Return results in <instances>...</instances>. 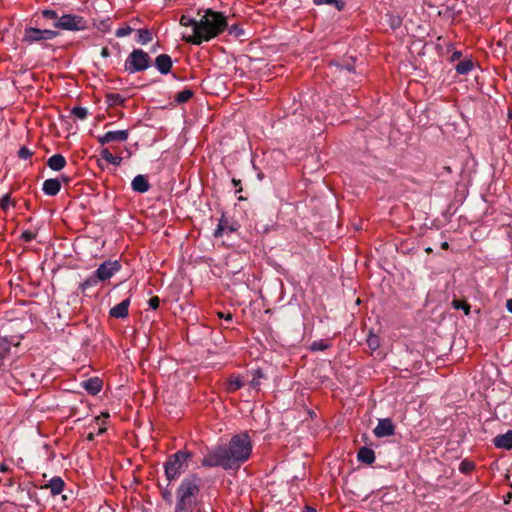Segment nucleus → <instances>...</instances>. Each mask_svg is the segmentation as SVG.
Masks as SVG:
<instances>
[{
  "mask_svg": "<svg viewBox=\"0 0 512 512\" xmlns=\"http://www.w3.org/2000/svg\"><path fill=\"white\" fill-rule=\"evenodd\" d=\"M252 453V443L247 433L233 436L227 446L214 447L204 455V467H222L225 470L238 469Z\"/></svg>",
  "mask_w": 512,
  "mask_h": 512,
  "instance_id": "1",
  "label": "nucleus"
},
{
  "mask_svg": "<svg viewBox=\"0 0 512 512\" xmlns=\"http://www.w3.org/2000/svg\"><path fill=\"white\" fill-rule=\"evenodd\" d=\"M198 25L196 34L184 37V40L193 45L208 42L224 32L228 26L227 17L219 11L210 8L198 9Z\"/></svg>",
  "mask_w": 512,
  "mask_h": 512,
  "instance_id": "2",
  "label": "nucleus"
},
{
  "mask_svg": "<svg viewBox=\"0 0 512 512\" xmlns=\"http://www.w3.org/2000/svg\"><path fill=\"white\" fill-rule=\"evenodd\" d=\"M202 480L197 474H189L176 489L174 512H199Z\"/></svg>",
  "mask_w": 512,
  "mask_h": 512,
  "instance_id": "3",
  "label": "nucleus"
},
{
  "mask_svg": "<svg viewBox=\"0 0 512 512\" xmlns=\"http://www.w3.org/2000/svg\"><path fill=\"white\" fill-rule=\"evenodd\" d=\"M192 454L187 451H178L167 459L164 464L165 476L169 481L176 480L188 468V460Z\"/></svg>",
  "mask_w": 512,
  "mask_h": 512,
  "instance_id": "4",
  "label": "nucleus"
},
{
  "mask_svg": "<svg viewBox=\"0 0 512 512\" xmlns=\"http://www.w3.org/2000/svg\"><path fill=\"white\" fill-rule=\"evenodd\" d=\"M151 59L148 53L142 49H134L126 58L124 68L129 74L137 73L148 69Z\"/></svg>",
  "mask_w": 512,
  "mask_h": 512,
  "instance_id": "5",
  "label": "nucleus"
},
{
  "mask_svg": "<svg viewBox=\"0 0 512 512\" xmlns=\"http://www.w3.org/2000/svg\"><path fill=\"white\" fill-rule=\"evenodd\" d=\"M58 35V32L50 29H38L34 27H27L24 31L23 41L27 43L40 42L45 40H52Z\"/></svg>",
  "mask_w": 512,
  "mask_h": 512,
  "instance_id": "6",
  "label": "nucleus"
},
{
  "mask_svg": "<svg viewBox=\"0 0 512 512\" xmlns=\"http://www.w3.org/2000/svg\"><path fill=\"white\" fill-rule=\"evenodd\" d=\"M54 27L63 30H81L85 27V22L80 16L65 14L54 23Z\"/></svg>",
  "mask_w": 512,
  "mask_h": 512,
  "instance_id": "7",
  "label": "nucleus"
},
{
  "mask_svg": "<svg viewBox=\"0 0 512 512\" xmlns=\"http://www.w3.org/2000/svg\"><path fill=\"white\" fill-rule=\"evenodd\" d=\"M121 268L120 263L115 261H105L103 262L96 270L97 277L101 281H105L110 279L115 273H117Z\"/></svg>",
  "mask_w": 512,
  "mask_h": 512,
  "instance_id": "8",
  "label": "nucleus"
},
{
  "mask_svg": "<svg viewBox=\"0 0 512 512\" xmlns=\"http://www.w3.org/2000/svg\"><path fill=\"white\" fill-rule=\"evenodd\" d=\"M129 133L127 130L108 131L98 137L100 144L105 145L112 142H125L128 139Z\"/></svg>",
  "mask_w": 512,
  "mask_h": 512,
  "instance_id": "9",
  "label": "nucleus"
},
{
  "mask_svg": "<svg viewBox=\"0 0 512 512\" xmlns=\"http://www.w3.org/2000/svg\"><path fill=\"white\" fill-rule=\"evenodd\" d=\"M373 432L378 438L392 436L395 433V426L389 418L379 419Z\"/></svg>",
  "mask_w": 512,
  "mask_h": 512,
  "instance_id": "10",
  "label": "nucleus"
},
{
  "mask_svg": "<svg viewBox=\"0 0 512 512\" xmlns=\"http://www.w3.org/2000/svg\"><path fill=\"white\" fill-rule=\"evenodd\" d=\"M172 59L168 54H160L155 59V67L161 74H168L172 68Z\"/></svg>",
  "mask_w": 512,
  "mask_h": 512,
  "instance_id": "11",
  "label": "nucleus"
},
{
  "mask_svg": "<svg viewBox=\"0 0 512 512\" xmlns=\"http://www.w3.org/2000/svg\"><path fill=\"white\" fill-rule=\"evenodd\" d=\"M64 486H65L64 480L59 476H55V477L51 478L48 483L41 486V489H49L51 495L56 496V495H59L60 493H62Z\"/></svg>",
  "mask_w": 512,
  "mask_h": 512,
  "instance_id": "12",
  "label": "nucleus"
},
{
  "mask_svg": "<svg viewBox=\"0 0 512 512\" xmlns=\"http://www.w3.org/2000/svg\"><path fill=\"white\" fill-rule=\"evenodd\" d=\"M495 447L505 450L512 449V430H508L504 434H499L493 439Z\"/></svg>",
  "mask_w": 512,
  "mask_h": 512,
  "instance_id": "13",
  "label": "nucleus"
},
{
  "mask_svg": "<svg viewBox=\"0 0 512 512\" xmlns=\"http://www.w3.org/2000/svg\"><path fill=\"white\" fill-rule=\"evenodd\" d=\"M130 305V300L125 299L119 304L115 305L110 309V316L114 318H126L128 316V309Z\"/></svg>",
  "mask_w": 512,
  "mask_h": 512,
  "instance_id": "14",
  "label": "nucleus"
},
{
  "mask_svg": "<svg viewBox=\"0 0 512 512\" xmlns=\"http://www.w3.org/2000/svg\"><path fill=\"white\" fill-rule=\"evenodd\" d=\"M61 189V183L57 179H47L44 181L42 190L46 195L55 196Z\"/></svg>",
  "mask_w": 512,
  "mask_h": 512,
  "instance_id": "15",
  "label": "nucleus"
},
{
  "mask_svg": "<svg viewBox=\"0 0 512 512\" xmlns=\"http://www.w3.org/2000/svg\"><path fill=\"white\" fill-rule=\"evenodd\" d=\"M132 189L139 193H145L149 190L150 185L144 175H137L131 183Z\"/></svg>",
  "mask_w": 512,
  "mask_h": 512,
  "instance_id": "16",
  "label": "nucleus"
},
{
  "mask_svg": "<svg viewBox=\"0 0 512 512\" xmlns=\"http://www.w3.org/2000/svg\"><path fill=\"white\" fill-rule=\"evenodd\" d=\"M82 386L91 395H96L102 389V381L95 377L83 382Z\"/></svg>",
  "mask_w": 512,
  "mask_h": 512,
  "instance_id": "17",
  "label": "nucleus"
},
{
  "mask_svg": "<svg viewBox=\"0 0 512 512\" xmlns=\"http://www.w3.org/2000/svg\"><path fill=\"white\" fill-rule=\"evenodd\" d=\"M357 459L365 464H372L375 461V453L371 448L361 447L357 453Z\"/></svg>",
  "mask_w": 512,
  "mask_h": 512,
  "instance_id": "18",
  "label": "nucleus"
},
{
  "mask_svg": "<svg viewBox=\"0 0 512 512\" xmlns=\"http://www.w3.org/2000/svg\"><path fill=\"white\" fill-rule=\"evenodd\" d=\"M47 165L54 171H60L65 167L66 159L61 154H54L48 159Z\"/></svg>",
  "mask_w": 512,
  "mask_h": 512,
  "instance_id": "19",
  "label": "nucleus"
},
{
  "mask_svg": "<svg viewBox=\"0 0 512 512\" xmlns=\"http://www.w3.org/2000/svg\"><path fill=\"white\" fill-rule=\"evenodd\" d=\"M11 345L12 344L7 337H0V367L10 355Z\"/></svg>",
  "mask_w": 512,
  "mask_h": 512,
  "instance_id": "20",
  "label": "nucleus"
},
{
  "mask_svg": "<svg viewBox=\"0 0 512 512\" xmlns=\"http://www.w3.org/2000/svg\"><path fill=\"white\" fill-rule=\"evenodd\" d=\"M101 157L114 166H118L122 162V157L114 156L107 148L101 151Z\"/></svg>",
  "mask_w": 512,
  "mask_h": 512,
  "instance_id": "21",
  "label": "nucleus"
},
{
  "mask_svg": "<svg viewBox=\"0 0 512 512\" xmlns=\"http://www.w3.org/2000/svg\"><path fill=\"white\" fill-rule=\"evenodd\" d=\"M472 68H473V62L469 59L460 61L455 67L457 73H459L461 75L468 74L472 70Z\"/></svg>",
  "mask_w": 512,
  "mask_h": 512,
  "instance_id": "22",
  "label": "nucleus"
},
{
  "mask_svg": "<svg viewBox=\"0 0 512 512\" xmlns=\"http://www.w3.org/2000/svg\"><path fill=\"white\" fill-rule=\"evenodd\" d=\"M180 25L192 28V34H196V26L198 25V19L192 18L187 15H182L180 18Z\"/></svg>",
  "mask_w": 512,
  "mask_h": 512,
  "instance_id": "23",
  "label": "nucleus"
},
{
  "mask_svg": "<svg viewBox=\"0 0 512 512\" xmlns=\"http://www.w3.org/2000/svg\"><path fill=\"white\" fill-rule=\"evenodd\" d=\"M193 95H194V92L192 89H184L183 91H181L175 95L174 101L177 104H182V103L187 102Z\"/></svg>",
  "mask_w": 512,
  "mask_h": 512,
  "instance_id": "24",
  "label": "nucleus"
},
{
  "mask_svg": "<svg viewBox=\"0 0 512 512\" xmlns=\"http://www.w3.org/2000/svg\"><path fill=\"white\" fill-rule=\"evenodd\" d=\"M151 40H152V34L149 30H147V29L137 30V42L138 43L145 45L148 42H150Z\"/></svg>",
  "mask_w": 512,
  "mask_h": 512,
  "instance_id": "25",
  "label": "nucleus"
},
{
  "mask_svg": "<svg viewBox=\"0 0 512 512\" xmlns=\"http://www.w3.org/2000/svg\"><path fill=\"white\" fill-rule=\"evenodd\" d=\"M101 280L98 279L96 271L90 275L82 284L81 289L86 290L90 287L96 286Z\"/></svg>",
  "mask_w": 512,
  "mask_h": 512,
  "instance_id": "26",
  "label": "nucleus"
},
{
  "mask_svg": "<svg viewBox=\"0 0 512 512\" xmlns=\"http://www.w3.org/2000/svg\"><path fill=\"white\" fill-rule=\"evenodd\" d=\"M244 383L239 377L231 378L229 379L227 383V391L228 392H235L241 387H243Z\"/></svg>",
  "mask_w": 512,
  "mask_h": 512,
  "instance_id": "27",
  "label": "nucleus"
},
{
  "mask_svg": "<svg viewBox=\"0 0 512 512\" xmlns=\"http://www.w3.org/2000/svg\"><path fill=\"white\" fill-rule=\"evenodd\" d=\"M313 3L317 6L323 4L334 5L338 10H342L345 5L343 0H313Z\"/></svg>",
  "mask_w": 512,
  "mask_h": 512,
  "instance_id": "28",
  "label": "nucleus"
},
{
  "mask_svg": "<svg viewBox=\"0 0 512 512\" xmlns=\"http://www.w3.org/2000/svg\"><path fill=\"white\" fill-rule=\"evenodd\" d=\"M367 345L372 350L375 351L380 347V338L373 333H370L367 338Z\"/></svg>",
  "mask_w": 512,
  "mask_h": 512,
  "instance_id": "29",
  "label": "nucleus"
},
{
  "mask_svg": "<svg viewBox=\"0 0 512 512\" xmlns=\"http://www.w3.org/2000/svg\"><path fill=\"white\" fill-rule=\"evenodd\" d=\"M263 378V373L260 371V370H256L254 371V374H253V378L252 380L250 381V386L255 389V390H258L259 387H260V380Z\"/></svg>",
  "mask_w": 512,
  "mask_h": 512,
  "instance_id": "30",
  "label": "nucleus"
},
{
  "mask_svg": "<svg viewBox=\"0 0 512 512\" xmlns=\"http://www.w3.org/2000/svg\"><path fill=\"white\" fill-rule=\"evenodd\" d=\"M452 306L457 310L462 309L466 315L470 313V305L466 302L453 300Z\"/></svg>",
  "mask_w": 512,
  "mask_h": 512,
  "instance_id": "31",
  "label": "nucleus"
},
{
  "mask_svg": "<svg viewBox=\"0 0 512 512\" xmlns=\"http://www.w3.org/2000/svg\"><path fill=\"white\" fill-rule=\"evenodd\" d=\"M71 112L76 118L81 120H84L88 115V111L84 107H74Z\"/></svg>",
  "mask_w": 512,
  "mask_h": 512,
  "instance_id": "32",
  "label": "nucleus"
},
{
  "mask_svg": "<svg viewBox=\"0 0 512 512\" xmlns=\"http://www.w3.org/2000/svg\"><path fill=\"white\" fill-rule=\"evenodd\" d=\"M108 101L111 105H121L124 102V98L120 94H109Z\"/></svg>",
  "mask_w": 512,
  "mask_h": 512,
  "instance_id": "33",
  "label": "nucleus"
},
{
  "mask_svg": "<svg viewBox=\"0 0 512 512\" xmlns=\"http://www.w3.org/2000/svg\"><path fill=\"white\" fill-rule=\"evenodd\" d=\"M132 31H133V29L130 26L126 25V26L118 28L115 32V35L119 38H122V37L130 35L132 33Z\"/></svg>",
  "mask_w": 512,
  "mask_h": 512,
  "instance_id": "34",
  "label": "nucleus"
},
{
  "mask_svg": "<svg viewBox=\"0 0 512 512\" xmlns=\"http://www.w3.org/2000/svg\"><path fill=\"white\" fill-rule=\"evenodd\" d=\"M328 344L324 341H315L311 344L312 351H323L328 348Z\"/></svg>",
  "mask_w": 512,
  "mask_h": 512,
  "instance_id": "35",
  "label": "nucleus"
},
{
  "mask_svg": "<svg viewBox=\"0 0 512 512\" xmlns=\"http://www.w3.org/2000/svg\"><path fill=\"white\" fill-rule=\"evenodd\" d=\"M459 469L463 473H468V472H470V471H472L474 469V464L472 462H470V461L463 460L460 463Z\"/></svg>",
  "mask_w": 512,
  "mask_h": 512,
  "instance_id": "36",
  "label": "nucleus"
},
{
  "mask_svg": "<svg viewBox=\"0 0 512 512\" xmlns=\"http://www.w3.org/2000/svg\"><path fill=\"white\" fill-rule=\"evenodd\" d=\"M18 156L21 159L27 160L32 156V152L27 147H21L18 151Z\"/></svg>",
  "mask_w": 512,
  "mask_h": 512,
  "instance_id": "37",
  "label": "nucleus"
},
{
  "mask_svg": "<svg viewBox=\"0 0 512 512\" xmlns=\"http://www.w3.org/2000/svg\"><path fill=\"white\" fill-rule=\"evenodd\" d=\"M20 238L25 242H31L36 238V234L27 230L21 233Z\"/></svg>",
  "mask_w": 512,
  "mask_h": 512,
  "instance_id": "38",
  "label": "nucleus"
},
{
  "mask_svg": "<svg viewBox=\"0 0 512 512\" xmlns=\"http://www.w3.org/2000/svg\"><path fill=\"white\" fill-rule=\"evenodd\" d=\"M42 15L46 19H54V20H58L59 19L56 11L50 10V9L43 10L42 11Z\"/></svg>",
  "mask_w": 512,
  "mask_h": 512,
  "instance_id": "39",
  "label": "nucleus"
},
{
  "mask_svg": "<svg viewBox=\"0 0 512 512\" xmlns=\"http://www.w3.org/2000/svg\"><path fill=\"white\" fill-rule=\"evenodd\" d=\"M11 204V200H10V195L9 194H5L2 198H1V207L3 210H7L8 207L10 206Z\"/></svg>",
  "mask_w": 512,
  "mask_h": 512,
  "instance_id": "40",
  "label": "nucleus"
},
{
  "mask_svg": "<svg viewBox=\"0 0 512 512\" xmlns=\"http://www.w3.org/2000/svg\"><path fill=\"white\" fill-rule=\"evenodd\" d=\"M160 300L157 296L151 297L148 301V305L151 309H157L159 307Z\"/></svg>",
  "mask_w": 512,
  "mask_h": 512,
  "instance_id": "41",
  "label": "nucleus"
},
{
  "mask_svg": "<svg viewBox=\"0 0 512 512\" xmlns=\"http://www.w3.org/2000/svg\"><path fill=\"white\" fill-rule=\"evenodd\" d=\"M225 232V226L220 222L214 231L215 237H221Z\"/></svg>",
  "mask_w": 512,
  "mask_h": 512,
  "instance_id": "42",
  "label": "nucleus"
},
{
  "mask_svg": "<svg viewBox=\"0 0 512 512\" xmlns=\"http://www.w3.org/2000/svg\"><path fill=\"white\" fill-rule=\"evenodd\" d=\"M110 55L109 49L107 47H103L101 50V56L106 58Z\"/></svg>",
  "mask_w": 512,
  "mask_h": 512,
  "instance_id": "43",
  "label": "nucleus"
},
{
  "mask_svg": "<svg viewBox=\"0 0 512 512\" xmlns=\"http://www.w3.org/2000/svg\"><path fill=\"white\" fill-rule=\"evenodd\" d=\"M218 316H219L220 318H225V320H232V315H231V313H228V314L224 315L222 312H219V313H218Z\"/></svg>",
  "mask_w": 512,
  "mask_h": 512,
  "instance_id": "44",
  "label": "nucleus"
},
{
  "mask_svg": "<svg viewBox=\"0 0 512 512\" xmlns=\"http://www.w3.org/2000/svg\"><path fill=\"white\" fill-rule=\"evenodd\" d=\"M162 496L166 501H171V493L169 491H164Z\"/></svg>",
  "mask_w": 512,
  "mask_h": 512,
  "instance_id": "45",
  "label": "nucleus"
},
{
  "mask_svg": "<svg viewBox=\"0 0 512 512\" xmlns=\"http://www.w3.org/2000/svg\"><path fill=\"white\" fill-rule=\"evenodd\" d=\"M9 470V467L5 463H0V472L6 473Z\"/></svg>",
  "mask_w": 512,
  "mask_h": 512,
  "instance_id": "46",
  "label": "nucleus"
},
{
  "mask_svg": "<svg viewBox=\"0 0 512 512\" xmlns=\"http://www.w3.org/2000/svg\"><path fill=\"white\" fill-rule=\"evenodd\" d=\"M506 308H507V310H508L510 313H512V298H511V299H509V300H507V302H506Z\"/></svg>",
  "mask_w": 512,
  "mask_h": 512,
  "instance_id": "47",
  "label": "nucleus"
},
{
  "mask_svg": "<svg viewBox=\"0 0 512 512\" xmlns=\"http://www.w3.org/2000/svg\"><path fill=\"white\" fill-rule=\"evenodd\" d=\"M241 32H242L241 30H239V31H238V30H237V28H236V27H234V26H233V27L231 28V30H230V33H233V34H235V35H240V34H241Z\"/></svg>",
  "mask_w": 512,
  "mask_h": 512,
  "instance_id": "48",
  "label": "nucleus"
},
{
  "mask_svg": "<svg viewBox=\"0 0 512 512\" xmlns=\"http://www.w3.org/2000/svg\"><path fill=\"white\" fill-rule=\"evenodd\" d=\"M109 416H110V415H109V413H108V412H103V413H101V416L96 417V420H97V421H99L101 417H103V418H106V419H107V418H109Z\"/></svg>",
  "mask_w": 512,
  "mask_h": 512,
  "instance_id": "49",
  "label": "nucleus"
},
{
  "mask_svg": "<svg viewBox=\"0 0 512 512\" xmlns=\"http://www.w3.org/2000/svg\"><path fill=\"white\" fill-rule=\"evenodd\" d=\"M303 512H317V510L312 507L307 506V507H305Z\"/></svg>",
  "mask_w": 512,
  "mask_h": 512,
  "instance_id": "50",
  "label": "nucleus"
},
{
  "mask_svg": "<svg viewBox=\"0 0 512 512\" xmlns=\"http://www.w3.org/2000/svg\"><path fill=\"white\" fill-rule=\"evenodd\" d=\"M232 183L236 187V186L240 185V180L233 179Z\"/></svg>",
  "mask_w": 512,
  "mask_h": 512,
  "instance_id": "51",
  "label": "nucleus"
},
{
  "mask_svg": "<svg viewBox=\"0 0 512 512\" xmlns=\"http://www.w3.org/2000/svg\"><path fill=\"white\" fill-rule=\"evenodd\" d=\"M105 431H106V428L105 427H101V428H99L98 434H102Z\"/></svg>",
  "mask_w": 512,
  "mask_h": 512,
  "instance_id": "52",
  "label": "nucleus"
},
{
  "mask_svg": "<svg viewBox=\"0 0 512 512\" xmlns=\"http://www.w3.org/2000/svg\"><path fill=\"white\" fill-rule=\"evenodd\" d=\"M442 247H443V248H447V247H448V243H447V242H444V243L442 244Z\"/></svg>",
  "mask_w": 512,
  "mask_h": 512,
  "instance_id": "53",
  "label": "nucleus"
},
{
  "mask_svg": "<svg viewBox=\"0 0 512 512\" xmlns=\"http://www.w3.org/2000/svg\"><path fill=\"white\" fill-rule=\"evenodd\" d=\"M228 230V231H232V228L231 227H228V226H225V231Z\"/></svg>",
  "mask_w": 512,
  "mask_h": 512,
  "instance_id": "54",
  "label": "nucleus"
}]
</instances>
